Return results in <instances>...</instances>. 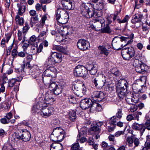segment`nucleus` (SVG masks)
<instances>
[{"mask_svg": "<svg viewBox=\"0 0 150 150\" xmlns=\"http://www.w3.org/2000/svg\"><path fill=\"white\" fill-rule=\"evenodd\" d=\"M133 33H131L129 37H115L112 40V46L115 50H120L123 46L132 43L133 42Z\"/></svg>", "mask_w": 150, "mask_h": 150, "instance_id": "1", "label": "nucleus"}, {"mask_svg": "<svg viewBox=\"0 0 150 150\" xmlns=\"http://www.w3.org/2000/svg\"><path fill=\"white\" fill-rule=\"evenodd\" d=\"M31 137V134L28 131L20 129L12 135L11 140L13 143H15L18 140H21L23 141L26 142L29 141Z\"/></svg>", "mask_w": 150, "mask_h": 150, "instance_id": "2", "label": "nucleus"}, {"mask_svg": "<svg viewBox=\"0 0 150 150\" xmlns=\"http://www.w3.org/2000/svg\"><path fill=\"white\" fill-rule=\"evenodd\" d=\"M128 85V82L125 79H122L119 81L117 88V92L120 99L122 98L125 96Z\"/></svg>", "mask_w": 150, "mask_h": 150, "instance_id": "3", "label": "nucleus"}, {"mask_svg": "<svg viewBox=\"0 0 150 150\" xmlns=\"http://www.w3.org/2000/svg\"><path fill=\"white\" fill-rule=\"evenodd\" d=\"M64 132L60 127L54 129L53 131L50 136L51 140L54 142H61L64 139Z\"/></svg>", "mask_w": 150, "mask_h": 150, "instance_id": "4", "label": "nucleus"}, {"mask_svg": "<svg viewBox=\"0 0 150 150\" xmlns=\"http://www.w3.org/2000/svg\"><path fill=\"white\" fill-rule=\"evenodd\" d=\"M121 54L124 59L129 60L134 56L135 51L132 47H126L122 49Z\"/></svg>", "mask_w": 150, "mask_h": 150, "instance_id": "5", "label": "nucleus"}, {"mask_svg": "<svg viewBox=\"0 0 150 150\" xmlns=\"http://www.w3.org/2000/svg\"><path fill=\"white\" fill-rule=\"evenodd\" d=\"M62 60L61 54L56 52H51V57L49 59L48 63L51 65L54 64L55 63H59Z\"/></svg>", "mask_w": 150, "mask_h": 150, "instance_id": "6", "label": "nucleus"}, {"mask_svg": "<svg viewBox=\"0 0 150 150\" xmlns=\"http://www.w3.org/2000/svg\"><path fill=\"white\" fill-rule=\"evenodd\" d=\"M44 105L41 114L42 116L48 117L53 114L54 108L50 106L47 105V104Z\"/></svg>", "mask_w": 150, "mask_h": 150, "instance_id": "7", "label": "nucleus"}, {"mask_svg": "<svg viewBox=\"0 0 150 150\" xmlns=\"http://www.w3.org/2000/svg\"><path fill=\"white\" fill-rule=\"evenodd\" d=\"M86 68L87 72H89L91 75H95L97 71V65L91 62H90L87 63Z\"/></svg>", "mask_w": 150, "mask_h": 150, "instance_id": "8", "label": "nucleus"}, {"mask_svg": "<svg viewBox=\"0 0 150 150\" xmlns=\"http://www.w3.org/2000/svg\"><path fill=\"white\" fill-rule=\"evenodd\" d=\"M50 88H51L53 91L54 94L58 95L61 93L62 88L60 85H57L55 82H53L50 85Z\"/></svg>", "mask_w": 150, "mask_h": 150, "instance_id": "9", "label": "nucleus"}, {"mask_svg": "<svg viewBox=\"0 0 150 150\" xmlns=\"http://www.w3.org/2000/svg\"><path fill=\"white\" fill-rule=\"evenodd\" d=\"M92 97L93 100L100 101L104 98V94L101 91H96L92 93Z\"/></svg>", "mask_w": 150, "mask_h": 150, "instance_id": "10", "label": "nucleus"}, {"mask_svg": "<svg viewBox=\"0 0 150 150\" xmlns=\"http://www.w3.org/2000/svg\"><path fill=\"white\" fill-rule=\"evenodd\" d=\"M132 127L134 130L140 131L142 135L145 131L144 124L142 123L139 124L135 122L132 125Z\"/></svg>", "mask_w": 150, "mask_h": 150, "instance_id": "11", "label": "nucleus"}, {"mask_svg": "<svg viewBox=\"0 0 150 150\" xmlns=\"http://www.w3.org/2000/svg\"><path fill=\"white\" fill-rule=\"evenodd\" d=\"M92 22L94 23L95 28H100V27L105 25V21L102 18H98L93 19Z\"/></svg>", "mask_w": 150, "mask_h": 150, "instance_id": "12", "label": "nucleus"}, {"mask_svg": "<svg viewBox=\"0 0 150 150\" xmlns=\"http://www.w3.org/2000/svg\"><path fill=\"white\" fill-rule=\"evenodd\" d=\"M84 68L83 66L78 65L76 66L74 70V73L75 75L78 76L83 77L84 74L82 70Z\"/></svg>", "mask_w": 150, "mask_h": 150, "instance_id": "13", "label": "nucleus"}, {"mask_svg": "<svg viewBox=\"0 0 150 150\" xmlns=\"http://www.w3.org/2000/svg\"><path fill=\"white\" fill-rule=\"evenodd\" d=\"M73 1L72 0H62V4L64 8L70 10L72 9Z\"/></svg>", "mask_w": 150, "mask_h": 150, "instance_id": "14", "label": "nucleus"}, {"mask_svg": "<svg viewBox=\"0 0 150 150\" xmlns=\"http://www.w3.org/2000/svg\"><path fill=\"white\" fill-rule=\"evenodd\" d=\"M16 5L18 8L17 14L18 15L22 16L25 12L27 5L25 4L18 3Z\"/></svg>", "mask_w": 150, "mask_h": 150, "instance_id": "15", "label": "nucleus"}, {"mask_svg": "<svg viewBox=\"0 0 150 150\" xmlns=\"http://www.w3.org/2000/svg\"><path fill=\"white\" fill-rule=\"evenodd\" d=\"M62 13L63 15L57 21L60 23L63 24L66 23L68 22L69 16L67 12L64 13Z\"/></svg>", "mask_w": 150, "mask_h": 150, "instance_id": "16", "label": "nucleus"}, {"mask_svg": "<svg viewBox=\"0 0 150 150\" xmlns=\"http://www.w3.org/2000/svg\"><path fill=\"white\" fill-rule=\"evenodd\" d=\"M42 50V45H40L39 47H38L37 44L31 46V47L30 52L33 54L39 53L41 52Z\"/></svg>", "mask_w": 150, "mask_h": 150, "instance_id": "17", "label": "nucleus"}, {"mask_svg": "<svg viewBox=\"0 0 150 150\" xmlns=\"http://www.w3.org/2000/svg\"><path fill=\"white\" fill-rule=\"evenodd\" d=\"M42 78L43 82L45 85H48L50 87V85L53 82H52V79H54L55 78L52 77L51 76H46L45 75H43L42 76Z\"/></svg>", "mask_w": 150, "mask_h": 150, "instance_id": "18", "label": "nucleus"}, {"mask_svg": "<svg viewBox=\"0 0 150 150\" xmlns=\"http://www.w3.org/2000/svg\"><path fill=\"white\" fill-rule=\"evenodd\" d=\"M143 18V15L141 13L135 14L132 17L131 22L132 23L135 24L137 23L140 22Z\"/></svg>", "mask_w": 150, "mask_h": 150, "instance_id": "19", "label": "nucleus"}, {"mask_svg": "<svg viewBox=\"0 0 150 150\" xmlns=\"http://www.w3.org/2000/svg\"><path fill=\"white\" fill-rule=\"evenodd\" d=\"M93 83L97 88L100 89L105 85L106 80L105 79L104 80H100L98 81L96 79H95L93 81Z\"/></svg>", "mask_w": 150, "mask_h": 150, "instance_id": "20", "label": "nucleus"}, {"mask_svg": "<svg viewBox=\"0 0 150 150\" xmlns=\"http://www.w3.org/2000/svg\"><path fill=\"white\" fill-rule=\"evenodd\" d=\"M44 103V102H42L41 101L38 102L33 105L32 108L33 110H34L35 112H37L38 110H40L42 111L43 107L44 106L43 105Z\"/></svg>", "mask_w": 150, "mask_h": 150, "instance_id": "21", "label": "nucleus"}, {"mask_svg": "<svg viewBox=\"0 0 150 150\" xmlns=\"http://www.w3.org/2000/svg\"><path fill=\"white\" fill-rule=\"evenodd\" d=\"M45 100L46 101L49 102L50 103H52L55 100L53 95L48 92H47L45 93Z\"/></svg>", "mask_w": 150, "mask_h": 150, "instance_id": "22", "label": "nucleus"}, {"mask_svg": "<svg viewBox=\"0 0 150 150\" xmlns=\"http://www.w3.org/2000/svg\"><path fill=\"white\" fill-rule=\"evenodd\" d=\"M102 109V107L100 105L96 103H94L93 104V106H92V107L89 110L88 112H91V110L93 111H96L99 112L101 111Z\"/></svg>", "mask_w": 150, "mask_h": 150, "instance_id": "23", "label": "nucleus"}, {"mask_svg": "<svg viewBox=\"0 0 150 150\" xmlns=\"http://www.w3.org/2000/svg\"><path fill=\"white\" fill-rule=\"evenodd\" d=\"M67 12L63 10L62 8H58L56 10V20H58V19L62 17L63 15L62 13H66Z\"/></svg>", "mask_w": 150, "mask_h": 150, "instance_id": "24", "label": "nucleus"}, {"mask_svg": "<svg viewBox=\"0 0 150 150\" xmlns=\"http://www.w3.org/2000/svg\"><path fill=\"white\" fill-rule=\"evenodd\" d=\"M63 147L61 144H56V143H52L50 146V150H62Z\"/></svg>", "mask_w": 150, "mask_h": 150, "instance_id": "25", "label": "nucleus"}, {"mask_svg": "<svg viewBox=\"0 0 150 150\" xmlns=\"http://www.w3.org/2000/svg\"><path fill=\"white\" fill-rule=\"evenodd\" d=\"M91 99L89 98H85V110L89 108V110L92 107L93 104Z\"/></svg>", "mask_w": 150, "mask_h": 150, "instance_id": "26", "label": "nucleus"}, {"mask_svg": "<svg viewBox=\"0 0 150 150\" xmlns=\"http://www.w3.org/2000/svg\"><path fill=\"white\" fill-rule=\"evenodd\" d=\"M109 47L107 49L105 46H100L98 47V50L100 51V53L106 56H108L109 53Z\"/></svg>", "mask_w": 150, "mask_h": 150, "instance_id": "27", "label": "nucleus"}, {"mask_svg": "<svg viewBox=\"0 0 150 150\" xmlns=\"http://www.w3.org/2000/svg\"><path fill=\"white\" fill-rule=\"evenodd\" d=\"M22 79V77L21 76L12 79L8 83L9 86L10 87H13L16 83V81H20Z\"/></svg>", "mask_w": 150, "mask_h": 150, "instance_id": "28", "label": "nucleus"}, {"mask_svg": "<svg viewBox=\"0 0 150 150\" xmlns=\"http://www.w3.org/2000/svg\"><path fill=\"white\" fill-rule=\"evenodd\" d=\"M81 130V132H79V134H78L77 136V140H79V139L81 138L80 142L81 143H83L84 142V129L82 128Z\"/></svg>", "mask_w": 150, "mask_h": 150, "instance_id": "29", "label": "nucleus"}, {"mask_svg": "<svg viewBox=\"0 0 150 150\" xmlns=\"http://www.w3.org/2000/svg\"><path fill=\"white\" fill-rule=\"evenodd\" d=\"M132 88L133 92L135 93L141 92V88H142L141 86L137 83H134L132 84Z\"/></svg>", "mask_w": 150, "mask_h": 150, "instance_id": "30", "label": "nucleus"}, {"mask_svg": "<svg viewBox=\"0 0 150 150\" xmlns=\"http://www.w3.org/2000/svg\"><path fill=\"white\" fill-rule=\"evenodd\" d=\"M39 21L38 15H37L35 16H32L30 18V24L31 27H33L34 24L38 23Z\"/></svg>", "mask_w": 150, "mask_h": 150, "instance_id": "31", "label": "nucleus"}, {"mask_svg": "<svg viewBox=\"0 0 150 150\" xmlns=\"http://www.w3.org/2000/svg\"><path fill=\"white\" fill-rule=\"evenodd\" d=\"M95 3H96L97 5V9L98 10H101L103 8V0H96Z\"/></svg>", "mask_w": 150, "mask_h": 150, "instance_id": "32", "label": "nucleus"}, {"mask_svg": "<svg viewBox=\"0 0 150 150\" xmlns=\"http://www.w3.org/2000/svg\"><path fill=\"white\" fill-rule=\"evenodd\" d=\"M25 66V65L24 64L21 65L20 68L15 69V72L21 75L24 74Z\"/></svg>", "mask_w": 150, "mask_h": 150, "instance_id": "33", "label": "nucleus"}, {"mask_svg": "<svg viewBox=\"0 0 150 150\" xmlns=\"http://www.w3.org/2000/svg\"><path fill=\"white\" fill-rule=\"evenodd\" d=\"M77 47L80 50H84V39L79 40L77 43Z\"/></svg>", "mask_w": 150, "mask_h": 150, "instance_id": "34", "label": "nucleus"}, {"mask_svg": "<svg viewBox=\"0 0 150 150\" xmlns=\"http://www.w3.org/2000/svg\"><path fill=\"white\" fill-rule=\"evenodd\" d=\"M102 32L103 33H110L112 32V30L110 29L108 24H107L105 27H104L103 28H101Z\"/></svg>", "mask_w": 150, "mask_h": 150, "instance_id": "35", "label": "nucleus"}, {"mask_svg": "<svg viewBox=\"0 0 150 150\" xmlns=\"http://www.w3.org/2000/svg\"><path fill=\"white\" fill-rule=\"evenodd\" d=\"M69 118L72 121L75 120L76 118V115L75 111L74 110H72L69 113Z\"/></svg>", "mask_w": 150, "mask_h": 150, "instance_id": "36", "label": "nucleus"}, {"mask_svg": "<svg viewBox=\"0 0 150 150\" xmlns=\"http://www.w3.org/2000/svg\"><path fill=\"white\" fill-rule=\"evenodd\" d=\"M18 15H17L15 17V21L16 23L20 25H22L24 22V19L23 18H20Z\"/></svg>", "mask_w": 150, "mask_h": 150, "instance_id": "37", "label": "nucleus"}, {"mask_svg": "<svg viewBox=\"0 0 150 150\" xmlns=\"http://www.w3.org/2000/svg\"><path fill=\"white\" fill-rule=\"evenodd\" d=\"M49 70L51 72L52 74V77L55 78L57 74V70L56 69L50 66L49 67H47Z\"/></svg>", "mask_w": 150, "mask_h": 150, "instance_id": "38", "label": "nucleus"}, {"mask_svg": "<svg viewBox=\"0 0 150 150\" xmlns=\"http://www.w3.org/2000/svg\"><path fill=\"white\" fill-rule=\"evenodd\" d=\"M116 116H114L111 117L109 120V123L111 125H115V123L117 121L119 120Z\"/></svg>", "mask_w": 150, "mask_h": 150, "instance_id": "39", "label": "nucleus"}, {"mask_svg": "<svg viewBox=\"0 0 150 150\" xmlns=\"http://www.w3.org/2000/svg\"><path fill=\"white\" fill-rule=\"evenodd\" d=\"M90 130L94 132H97L98 133L100 132V129L96 125H92L91 127L90 128Z\"/></svg>", "mask_w": 150, "mask_h": 150, "instance_id": "40", "label": "nucleus"}, {"mask_svg": "<svg viewBox=\"0 0 150 150\" xmlns=\"http://www.w3.org/2000/svg\"><path fill=\"white\" fill-rule=\"evenodd\" d=\"M132 114L134 120H137L138 121L139 120V118L140 116H141L142 113L140 112H136Z\"/></svg>", "mask_w": 150, "mask_h": 150, "instance_id": "41", "label": "nucleus"}, {"mask_svg": "<svg viewBox=\"0 0 150 150\" xmlns=\"http://www.w3.org/2000/svg\"><path fill=\"white\" fill-rule=\"evenodd\" d=\"M52 49L54 50H56L61 52H63L64 50V47L60 45H54Z\"/></svg>", "mask_w": 150, "mask_h": 150, "instance_id": "42", "label": "nucleus"}, {"mask_svg": "<svg viewBox=\"0 0 150 150\" xmlns=\"http://www.w3.org/2000/svg\"><path fill=\"white\" fill-rule=\"evenodd\" d=\"M134 138V137H128L127 139V144L129 146H132Z\"/></svg>", "mask_w": 150, "mask_h": 150, "instance_id": "43", "label": "nucleus"}, {"mask_svg": "<svg viewBox=\"0 0 150 150\" xmlns=\"http://www.w3.org/2000/svg\"><path fill=\"white\" fill-rule=\"evenodd\" d=\"M79 144L78 143H76L72 145L71 147V150H79Z\"/></svg>", "mask_w": 150, "mask_h": 150, "instance_id": "44", "label": "nucleus"}, {"mask_svg": "<svg viewBox=\"0 0 150 150\" xmlns=\"http://www.w3.org/2000/svg\"><path fill=\"white\" fill-rule=\"evenodd\" d=\"M114 116H116L118 120H120L122 116V110L121 109H118L117 112Z\"/></svg>", "mask_w": 150, "mask_h": 150, "instance_id": "45", "label": "nucleus"}, {"mask_svg": "<svg viewBox=\"0 0 150 150\" xmlns=\"http://www.w3.org/2000/svg\"><path fill=\"white\" fill-rule=\"evenodd\" d=\"M128 19V15H126L122 20H121L120 19H117V21L119 23H124L127 22Z\"/></svg>", "mask_w": 150, "mask_h": 150, "instance_id": "46", "label": "nucleus"}, {"mask_svg": "<svg viewBox=\"0 0 150 150\" xmlns=\"http://www.w3.org/2000/svg\"><path fill=\"white\" fill-rule=\"evenodd\" d=\"M84 4L82 3L80 7L79 10V13L83 16H84Z\"/></svg>", "mask_w": 150, "mask_h": 150, "instance_id": "47", "label": "nucleus"}, {"mask_svg": "<svg viewBox=\"0 0 150 150\" xmlns=\"http://www.w3.org/2000/svg\"><path fill=\"white\" fill-rule=\"evenodd\" d=\"M101 146L104 150H108L110 146L108 144L105 142H103L101 143Z\"/></svg>", "mask_w": 150, "mask_h": 150, "instance_id": "48", "label": "nucleus"}, {"mask_svg": "<svg viewBox=\"0 0 150 150\" xmlns=\"http://www.w3.org/2000/svg\"><path fill=\"white\" fill-rule=\"evenodd\" d=\"M88 10H87V13L86 14V17L88 18L93 16L94 15V13L93 11H89V8H88Z\"/></svg>", "mask_w": 150, "mask_h": 150, "instance_id": "49", "label": "nucleus"}, {"mask_svg": "<svg viewBox=\"0 0 150 150\" xmlns=\"http://www.w3.org/2000/svg\"><path fill=\"white\" fill-rule=\"evenodd\" d=\"M29 28L30 27L28 23H25V25L23 28V33L25 34Z\"/></svg>", "mask_w": 150, "mask_h": 150, "instance_id": "50", "label": "nucleus"}, {"mask_svg": "<svg viewBox=\"0 0 150 150\" xmlns=\"http://www.w3.org/2000/svg\"><path fill=\"white\" fill-rule=\"evenodd\" d=\"M68 100L69 102L71 103H75L76 102V98L72 96H69Z\"/></svg>", "mask_w": 150, "mask_h": 150, "instance_id": "51", "label": "nucleus"}, {"mask_svg": "<svg viewBox=\"0 0 150 150\" xmlns=\"http://www.w3.org/2000/svg\"><path fill=\"white\" fill-rule=\"evenodd\" d=\"M145 130L146 129L150 130V120H147L144 124Z\"/></svg>", "mask_w": 150, "mask_h": 150, "instance_id": "52", "label": "nucleus"}, {"mask_svg": "<svg viewBox=\"0 0 150 150\" xmlns=\"http://www.w3.org/2000/svg\"><path fill=\"white\" fill-rule=\"evenodd\" d=\"M110 72L111 74L114 76H117L120 75L119 71L117 69L115 70L114 69H112L110 71Z\"/></svg>", "mask_w": 150, "mask_h": 150, "instance_id": "53", "label": "nucleus"}, {"mask_svg": "<svg viewBox=\"0 0 150 150\" xmlns=\"http://www.w3.org/2000/svg\"><path fill=\"white\" fill-rule=\"evenodd\" d=\"M10 120H8L5 117L1 119L0 120L1 122L4 124L9 123L10 122Z\"/></svg>", "mask_w": 150, "mask_h": 150, "instance_id": "54", "label": "nucleus"}, {"mask_svg": "<svg viewBox=\"0 0 150 150\" xmlns=\"http://www.w3.org/2000/svg\"><path fill=\"white\" fill-rule=\"evenodd\" d=\"M124 134V131H118L116 132L115 134V136L116 137H118L121 135Z\"/></svg>", "mask_w": 150, "mask_h": 150, "instance_id": "55", "label": "nucleus"}, {"mask_svg": "<svg viewBox=\"0 0 150 150\" xmlns=\"http://www.w3.org/2000/svg\"><path fill=\"white\" fill-rule=\"evenodd\" d=\"M25 34H24L23 33V35H22V36L18 37V40L19 41H20L21 40H22L21 42L22 43H23L25 40Z\"/></svg>", "mask_w": 150, "mask_h": 150, "instance_id": "56", "label": "nucleus"}, {"mask_svg": "<svg viewBox=\"0 0 150 150\" xmlns=\"http://www.w3.org/2000/svg\"><path fill=\"white\" fill-rule=\"evenodd\" d=\"M139 66L141 68L142 72L146 71L147 69V66L144 64H139Z\"/></svg>", "mask_w": 150, "mask_h": 150, "instance_id": "57", "label": "nucleus"}, {"mask_svg": "<svg viewBox=\"0 0 150 150\" xmlns=\"http://www.w3.org/2000/svg\"><path fill=\"white\" fill-rule=\"evenodd\" d=\"M29 42H26L23 43L22 46V47L23 48L24 51H26L27 48L29 46Z\"/></svg>", "mask_w": 150, "mask_h": 150, "instance_id": "58", "label": "nucleus"}, {"mask_svg": "<svg viewBox=\"0 0 150 150\" xmlns=\"http://www.w3.org/2000/svg\"><path fill=\"white\" fill-rule=\"evenodd\" d=\"M43 74L45 75L46 76L48 75L52 76V74L51 73V72L48 68H47L43 72Z\"/></svg>", "mask_w": 150, "mask_h": 150, "instance_id": "59", "label": "nucleus"}, {"mask_svg": "<svg viewBox=\"0 0 150 150\" xmlns=\"http://www.w3.org/2000/svg\"><path fill=\"white\" fill-rule=\"evenodd\" d=\"M133 142L135 145V147L137 146H138L139 143V140L137 138L134 137ZM134 147H135V146Z\"/></svg>", "mask_w": 150, "mask_h": 150, "instance_id": "60", "label": "nucleus"}, {"mask_svg": "<svg viewBox=\"0 0 150 150\" xmlns=\"http://www.w3.org/2000/svg\"><path fill=\"white\" fill-rule=\"evenodd\" d=\"M5 38L6 42L8 43L11 37V34L10 33H7L5 34Z\"/></svg>", "mask_w": 150, "mask_h": 150, "instance_id": "61", "label": "nucleus"}, {"mask_svg": "<svg viewBox=\"0 0 150 150\" xmlns=\"http://www.w3.org/2000/svg\"><path fill=\"white\" fill-rule=\"evenodd\" d=\"M5 117L8 120H10V119L13 117V115L11 112H9L6 113Z\"/></svg>", "mask_w": 150, "mask_h": 150, "instance_id": "62", "label": "nucleus"}, {"mask_svg": "<svg viewBox=\"0 0 150 150\" xmlns=\"http://www.w3.org/2000/svg\"><path fill=\"white\" fill-rule=\"evenodd\" d=\"M18 53L16 49H14L12 50L11 54L12 56L14 58L17 55Z\"/></svg>", "mask_w": 150, "mask_h": 150, "instance_id": "63", "label": "nucleus"}, {"mask_svg": "<svg viewBox=\"0 0 150 150\" xmlns=\"http://www.w3.org/2000/svg\"><path fill=\"white\" fill-rule=\"evenodd\" d=\"M126 119L127 120L129 121H130L132 120H134L133 114L128 115Z\"/></svg>", "mask_w": 150, "mask_h": 150, "instance_id": "64", "label": "nucleus"}]
</instances>
